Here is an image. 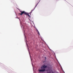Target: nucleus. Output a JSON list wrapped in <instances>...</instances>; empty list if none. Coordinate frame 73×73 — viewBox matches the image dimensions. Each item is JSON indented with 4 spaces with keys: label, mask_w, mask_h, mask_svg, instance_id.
<instances>
[{
    "label": "nucleus",
    "mask_w": 73,
    "mask_h": 73,
    "mask_svg": "<svg viewBox=\"0 0 73 73\" xmlns=\"http://www.w3.org/2000/svg\"><path fill=\"white\" fill-rule=\"evenodd\" d=\"M20 12H21V13H19V14L21 15H23V14H25L26 15H27V13L24 11H20Z\"/></svg>",
    "instance_id": "nucleus-1"
},
{
    "label": "nucleus",
    "mask_w": 73,
    "mask_h": 73,
    "mask_svg": "<svg viewBox=\"0 0 73 73\" xmlns=\"http://www.w3.org/2000/svg\"><path fill=\"white\" fill-rule=\"evenodd\" d=\"M45 60H46V57H45Z\"/></svg>",
    "instance_id": "nucleus-7"
},
{
    "label": "nucleus",
    "mask_w": 73,
    "mask_h": 73,
    "mask_svg": "<svg viewBox=\"0 0 73 73\" xmlns=\"http://www.w3.org/2000/svg\"><path fill=\"white\" fill-rule=\"evenodd\" d=\"M45 71V69H44L43 70H39V72H44Z\"/></svg>",
    "instance_id": "nucleus-3"
},
{
    "label": "nucleus",
    "mask_w": 73,
    "mask_h": 73,
    "mask_svg": "<svg viewBox=\"0 0 73 73\" xmlns=\"http://www.w3.org/2000/svg\"><path fill=\"white\" fill-rule=\"evenodd\" d=\"M46 67H47V66H45V65H44L43 66H42L41 67V68L42 69H45V68H46Z\"/></svg>",
    "instance_id": "nucleus-2"
},
{
    "label": "nucleus",
    "mask_w": 73,
    "mask_h": 73,
    "mask_svg": "<svg viewBox=\"0 0 73 73\" xmlns=\"http://www.w3.org/2000/svg\"><path fill=\"white\" fill-rule=\"evenodd\" d=\"M34 9L33 10H32L31 11V12H30V13H32L33 11H34Z\"/></svg>",
    "instance_id": "nucleus-5"
},
{
    "label": "nucleus",
    "mask_w": 73,
    "mask_h": 73,
    "mask_svg": "<svg viewBox=\"0 0 73 73\" xmlns=\"http://www.w3.org/2000/svg\"><path fill=\"white\" fill-rule=\"evenodd\" d=\"M37 4H37V5H36L35 7H37Z\"/></svg>",
    "instance_id": "nucleus-6"
},
{
    "label": "nucleus",
    "mask_w": 73,
    "mask_h": 73,
    "mask_svg": "<svg viewBox=\"0 0 73 73\" xmlns=\"http://www.w3.org/2000/svg\"><path fill=\"white\" fill-rule=\"evenodd\" d=\"M27 15H28V16L29 17V18H30L31 17V16H30V15H29V14H28V13H27Z\"/></svg>",
    "instance_id": "nucleus-4"
}]
</instances>
